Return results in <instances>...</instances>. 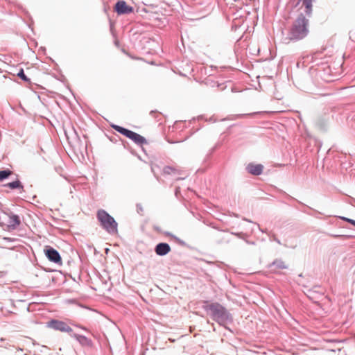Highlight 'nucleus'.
Returning <instances> with one entry per match:
<instances>
[{
  "mask_svg": "<svg viewBox=\"0 0 355 355\" xmlns=\"http://www.w3.org/2000/svg\"><path fill=\"white\" fill-rule=\"evenodd\" d=\"M203 308L211 318L220 325H224L232 320L227 310L217 302L207 304Z\"/></svg>",
  "mask_w": 355,
  "mask_h": 355,
  "instance_id": "obj_1",
  "label": "nucleus"
},
{
  "mask_svg": "<svg viewBox=\"0 0 355 355\" xmlns=\"http://www.w3.org/2000/svg\"><path fill=\"white\" fill-rule=\"evenodd\" d=\"M97 218L103 228L108 233L112 234L117 233V223L107 211L103 209L98 210L97 212Z\"/></svg>",
  "mask_w": 355,
  "mask_h": 355,
  "instance_id": "obj_2",
  "label": "nucleus"
},
{
  "mask_svg": "<svg viewBox=\"0 0 355 355\" xmlns=\"http://www.w3.org/2000/svg\"><path fill=\"white\" fill-rule=\"evenodd\" d=\"M308 20L301 15L295 21L291 31L292 39L300 40L304 38L308 33Z\"/></svg>",
  "mask_w": 355,
  "mask_h": 355,
  "instance_id": "obj_3",
  "label": "nucleus"
},
{
  "mask_svg": "<svg viewBox=\"0 0 355 355\" xmlns=\"http://www.w3.org/2000/svg\"><path fill=\"white\" fill-rule=\"evenodd\" d=\"M112 127L115 130L130 139L138 145H143L144 144H146V139L144 137L133 131L116 125H114Z\"/></svg>",
  "mask_w": 355,
  "mask_h": 355,
  "instance_id": "obj_4",
  "label": "nucleus"
},
{
  "mask_svg": "<svg viewBox=\"0 0 355 355\" xmlns=\"http://www.w3.org/2000/svg\"><path fill=\"white\" fill-rule=\"evenodd\" d=\"M48 327L61 332H72V329L65 322L58 320H51L49 322Z\"/></svg>",
  "mask_w": 355,
  "mask_h": 355,
  "instance_id": "obj_5",
  "label": "nucleus"
},
{
  "mask_svg": "<svg viewBox=\"0 0 355 355\" xmlns=\"http://www.w3.org/2000/svg\"><path fill=\"white\" fill-rule=\"evenodd\" d=\"M3 214L8 218L7 226L9 229L15 230L19 226L21 220L19 216L12 212L4 211Z\"/></svg>",
  "mask_w": 355,
  "mask_h": 355,
  "instance_id": "obj_6",
  "label": "nucleus"
},
{
  "mask_svg": "<svg viewBox=\"0 0 355 355\" xmlns=\"http://www.w3.org/2000/svg\"><path fill=\"white\" fill-rule=\"evenodd\" d=\"M115 10L119 15L129 14L133 12V8L124 1H119L115 5Z\"/></svg>",
  "mask_w": 355,
  "mask_h": 355,
  "instance_id": "obj_7",
  "label": "nucleus"
},
{
  "mask_svg": "<svg viewBox=\"0 0 355 355\" xmlns=\"http://www.w3.org/2000/svg\"><path fill=\"white\" fill-rule=\"evenodd\" d=\"M46 255L51 261L56 263L61 262V257L59 252L52 248L46 250Z\"/></svg>",
  "mask_w": 355,
  "mask_h": 355,
  "instance_id": "obj_8",
  "label": "nucleus"
},
{
  "mask_svg": "<svg viewBox=\"0 0 355 355\" xmlns=\"http://www.w3.org/2000/svg\"><path fill=\"white\" fill-rule=\"evenodd\" d=\"M155 253L159 256H164L171 251V247L168 243H158L155 248Z\"/></svg>",
  "mask_w": 355,
  "mask_h": 355,
  "instance_id": "obj_9",
  "label": "nucleus"
},
{
  "mask_svg": "<svg viewBox=\"0 0 355 355\" xmlns=\"http://www.w3.org/2000/svg\"><path fill=\"white\" fill-rule=\"evenodd\" d=\"M81 345L91 347L92 341L85 336L73 334L71 335Z\"/></svg>",
  "mask_w": 355,
  "mask_h": 355,
  "instance_id": "obj_10",
  "label": "nucleus"
},
{
  "mask_svg": "<svg viewBox=\"0 0 355 355\" xmlns=\"http://www.w3.org/2000/svg\"><path fill=\"white\" fill-rule=\"evenodd\" d=\"M263 166L261 164H248L247 166L248 171L255 175H260L263 171Z\"/></svg>",
  "mask_w": 355,
  "mask_h": 355,
  "instance_id": "obj_11",
  "label": "nucleus"
},
{
  "mask_svg": "<svg viewBox=\"0 0 355 355\" xmlns=\"http://www.w3.org/2000/svg\"><path fill=\"white\" fill-rule=\"evenodd\" d=\"M302 2L303 6L305 7V12L306 15H309L312 11V2L313 0H300Z\"/></svg>",
  "mask_w": 355,
  "mask_h": 355,
  "instance_id": "obj_12",
  "label": "nucleus"
},
{
  "mask_svg": "<svg viewBox=\"0 0 355 355\" xmlns=\"http://www.w3.org/2000/svg\"><path fill=\"white\" fill-rule=\"evenodd\" d=\"M4 187H9L11 189H24V186L22 185L21 182L19 180H17L12 182H9V183L5 184Z\"/></svg>",
  "mask_w": 355,
  "mask_h": 355,
  "instance_id": "obj_13",
  "label": "nucleus"
},
{
  "mask_svg": "<svg viewBox=\"0 0 355 355\" xmlns=\"http://www.w3.org/2000/svg\"><path fill=\"white\" fill-rule=\"evenodd\" d=\"M270 267H275L278 269H286L287 268L286 264L281 259L275 260L270 265Z\"/></svg>",
  "mask_w": 355,
  "mask_h": 355,
  "instance_id": "obj_14",
  "label": "nucleus"
},
{
  "mask_svg": "<svg viewBox=\"0 0 355 355\" xmlns=\"http://www.w3.org/2000/svg\"><path fill=\"white\" fill-rule=\"evenodd\" d=\"M12 173H13L12 171L9 169L0 171V182L8 178Z\"/></svg>",
  "mask_w": 355,
  "mask_h": 355,
  "instance_id": "obj_15",
  "label": "nucleus"
},
{
  "mask_svg": "<svg viewBox=\"0 0 355 355\" xmlns=\"http://www.w3.org/2000/svg\"><path fill=\"white\" fill-rule=\"evenodd\" d=\"M163 171L165 174H172L176 171V169L171 166H165Z\"/></svg>",
  "mask_w": 355,
  "mask_h": 355,
  "instance_id": "obj_16",
  "label": "nucleus"
},
{
  "mask_svg": "<svg viewBox=\"0 0 355 355\" xmlns=\"http://www.w3.org/2000/svg\"><path fill=\"white\" fill-rule=\"evenodd\" d=\"M17 76L21 78L22 80L27 81L28 79L24 74V70L21 69L20 71L18 73Z\"/></svg>",
  "mask_w": 355,
  "mask_h": 355,
  "instance_id": "obj_17",
  "label": "nucleus"
},
{
  "mask_svg": "<svg viewBox=\"0 0 355 355\" xmlns=\"http://www.w3.org/2000/svg\"><path fill=\"white\" fill-rule=\"evenodd\" d=\"M340 218L343 220H345L349 223H351L352 225H353L354 226H355V220H353V219H350V218H346V217H340Z\"/></svg>",
  "mask_w": 355,
  "mask_h": 355,
  "instance_id": "obj_18",
  "label": "nucleus"
},
{
  "mask_svg": "<svg viewBox=\"0 0 355 355\" xmlns=\"http://www.w3.org/2000/svg\"><path fill=\"white\" fill-rule=\"evenodd\" d=\"M76 326L77 327H78V328H80L81 329H83L85 331H87V329L85 327H83V326H80V325H76Z\"/></svg>",
  "mask_w": 355,
  "mask_h": 355,
  "instance_id": "obj_19",
  "label": "nucleus"
},
{
  "mask_svg": "<svg viewBox=\"0 0 355 355\" xmlns=\"http://www.w3.org/2000/svg\"><path fill=\"white\" fill-rule=\"evenodd\" d=\"M322 78H323L324 80L327 81V82H329V81H331V80H331V79H329V78H326V77H324V76H322Z\"/></svg>",
  "mask_w": 355,
  "mask_h": 355,
  "instance_id": "obj_20",
  "label": "nucleus"
}]
</instances>
